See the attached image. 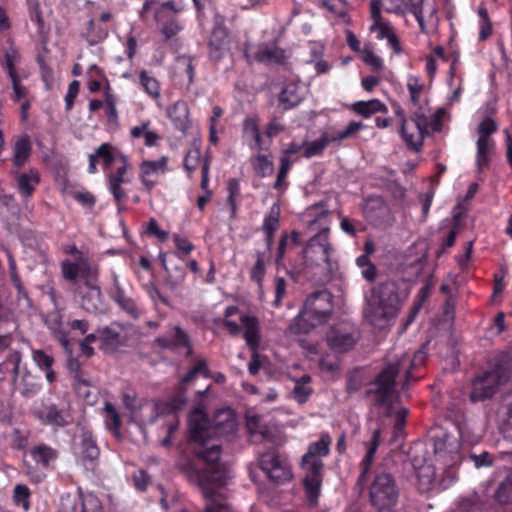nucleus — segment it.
Here are the masks:
<instances>
[{"mask_svg": "<svg viewBox=\"0 0 512 512\" xmlns=\"http://www.w3.org/2000/svg\"><path fill=\"white\" fill-rule=\"evenodd\" d=\"M191 438L199 443L196 455L203 460L205 468L200 476V487L205 500L204 512H235L217 489L227 485L230 471L220 462L221 447L217 440H208L206 435V415L202 408H195L189 416ZM173 512H189L185 507L177 506Z\"/></svg>", "mask_w": 512, "mask_h": 512, "instance_id": "f257e3e1", "label": "nucleus"}, {"mask_svg": "<svg viewBox=\"0 0 512 512\" xmlns=\"http://www.w3.org/2000/svg\"><path fill=\"white\" fill-rule=\"evenodd\" d=\"M405 298L406 296H400L399 286L394 281H386L372 287L366 295L363 307L365 321L379 330L391 327Z\"/></svg>", "mask_w": 512, "mask_h": 512, "instance_id": "f03ea898", "label": "nucleus"}, {"mask_svg": "<svg viewBox=\"0 0 512 512\" xmlns=\"http://www.w3.org/2000/svg\"><path fill=\"white\" fill-rule=\"evenodd\" d=\"M306 225L310 232L319 229L303 250V259L308 266L331 267L330 253L332 246L328 240V212L320 206H313L306 211Z\"/></svg>", "mask_w": 512, "mask_h": 512, "instance_id": "7ed1b4c3", "label": "nucleus"}, {"mask_svg": "<svg viewBox=\"0 0 512 512\" xmlns=\"http://www.w3.org/2000/svg\"><path fill=\"white\" fill-rule=\"evenodd\" d=\"M426 354L418 350L413 354L403 352L390 359L387 366L377 376L371 391L375 394L378 404H385L394 398L395 378L399 373H404L406 381L410 379L411 370L424 363Z\"/></svg>", "mask_w": 512, "mask_h": 512, "instance_id": "20e7f679", "label": "nucleus"}, {"mask_svg": "<svg viewBox=\"0 0 512 512\" xmlns=\"http://www.w3.org/2000/svg\"><path fill=\"white\" fill-rule=\"evenodd\" d=\"M331 437L322 434L318 441L312 442L307 452L302 457V468L305 470L304 487L306 495L311 503H316L320 494L322 482V457L329 454Z\"/></svg>", "mask_w": 512, "mask_h": 512, "instance_id": "39448f33", "label": "nucleus"}, {"mask_svg": "<svg viewBox=\"0 0 512 512\" xmlns=\"http://www.w3.org/2000/svg\"><path fill=\"white\" fill-rule=\"evenodd\" d=\"M510 378L509 362L504 358L495 359L487 370L473 380L470 394L471 401H483L492 397Z\"/></svg>", "mask_w": 512, "mask_h": 512, "instance_id": "423d86ee", "label": "nucleus"}, {"mask_svg": "<svg viewBox=\"0 0 512 512\" xmlns=\"http://www.w3.org/2000/svg\"><path fill=\"white\" fill-rule=\"evenodd\" d=\"M71 252L75 255V260H65L62 262V274L67 280L72 281L76 288L87 287L98 283V266L92 263L87 256L78 251L73 246Z\"/></svg>", "mask_w": 512, "mask_h": 512, "instance_id": "0eeeda50", "label": "nucleus"}, {"mask_svg": "<svg viewBox=\"0 0 512 512\" xmlns=\"http://www.w3.org/2000/svg\"><path fill=\"white\" fill-rule=\"evenodd\" d=\"M369 496L378 509H389L396 505L399 490L394 477L390 473H378L370 485Z\"/></svg>", "mask_w": 512, "mask_h": 512, "instance_id": "6e6552de", "label": "nucleus"}, {"mask_svg": "<svg viewBox=\"0 0 512 512\" xmlns=\"http://www.w3.org/2000/svg\"><path fill=\"white\" fill-rule=\"evenodd\" d=\"M259 466L269 480L276 484H283L292 479L293 474L288 459L276 449L261 453Z\"/></svg>", "mask_w": 512, "mask_h": 512, "instance_id": "1a4fd4ad", "label": "nucleus"}, {"mask_svg": "<svg viewBox=\"0 0 512 512\" xmlns=\"http://www.w3.org/2000/svg\"><path fill=\"white\" fill-rule=\"evenodd\" d=\"M184 10V4H176L173 1L163 2L155 11V20L162 25L161 32L168 40L182 30V25L176 14Z\"/></svg>", "mask_w": 512, "mask_h": 512, "instance_id": "9d476101", "label": "nucleus"}, {"mask_svg": "<svg viewBox=\"0 0 512 512\" xmlns=\"http://www.w3.org/2000/svg\"><path fill=\"white\" fill-rule=\"evenodd\" d=\"M303 309L316 324H324L332 313V296L327 291L313 293L306 299Z\"/></svg>", "mask_w": 512, "mask_h": 512, "instance_id": "9b49d317", "label": "nucleus"}, {"mask_svg": "<svg viewBox=\"0 0 512 512\" xmlns=\"http://www.w3.org/2000/svg\"><path fill=\"white\" fill-rule=\"evenodd\" d=\"M429 123L427 117L422 113H415L413 119L403 120L401 125V135L403 140L415 150H418L428 132Z\"/></svg>", "mask_w": 512, "mask_h": 512, "instance_id": "f8f14e48", "label": "nucleus"}, {"mask_svg": "<svg viewBox=\"0 0 512 512\" xmlns=\"http://www.w3.org/2000/svg\"><path fill=\"white\" fill-rule=\"evenodd\" d=\"M357 341L356 330L348 324H339L329 331L327 334V342L329 346L339 352L350 350Z\"/></svg>", "mask_w": 512, "mask_h": 512, "instance_id": "ddd939ff", "label": "nucleus"}, {"mask_svg": "<svg viewBox=\"0 0 512 512\" xmlns=\"http://www.w3.org/2000/svg\"><path fill=\"white\" fill-rule=\"evenodd\" d=\"M237 428L236 416L230 408L218 410L213 417L212 425L206 419V435L215 434L218 437L234 433Z\"/></svg>", "mask_w": 512, "mask_h": 512, "instance_id": "4468645a", "label": "nucleus"}, {"mask_svg": "<svg viewBox=\"0 0 512 512\" xmlns=\"http://www.w3.org/2000/svg\"><path fill=\"white\" fill-rule=\"evenodd\" d=\"M407 11L411 12L420 27L426 33V22L435 23L437 19V5L435 0H409Z\"/></svg>", "mask_w": 512, "mask_h": 512, "instance_id": "2eb2a0df", "label": "nucleus"}, {"mask_svg": "<svg viewBox=\"0 0 512 512\" xmlns=\"http://www.w3.org/2000/svg\"><path fill=\"white\" fill-rule=\"evenodd\" d=\"M76 292L80 297V305L85 311L94 314L104 311L105 303L98 283L96 285L76 288Z\"/></svg>", "mask_w": 512, "mask_h": 512, "instance_id": "dca6fc26", "label": "nucleus"}, {"mask_svg": "<svg viewBox=\"0 0 512 512\" xmlns=\"http://www.w3.org/2000/svg\"><path fill=\"white\" fill-rule=\"evenodd\" d=\"M124 327L119 323H112L110 326L99 330L101 349L106 352H114L125 343L123 335Z\"/></svg>", "mask_w": 512, "mask_h": 512, "instance_id": "f3484780", "label": "nucleus"}, {"mask_svg": "<svg viewBox=\"0 0 512 512\" xmlns=\"http://www.w3.org/2000/svg\"><path fill=\"white\" fill-rule=\"evenodd\" d=\"M229 50V38L226 29L222 26H216L209 40L210 57L215 61H219L228 54Z\"/></svg>", "mask_w": 512, "mask_h": 512, "instance_id": "a211bd4d", "label": "nucleus"}, {"mask_svg": "<svg viewBox=\"0 0 512 512\" xmlns=\"http://www.w3.org/2000/svg\"><path fill=\"white\" fill-rule=\"evenodd\" d=\"M364 214L369 221L379 225L388 220L390 210L383 198L371 196L366 200Z\"/></svg>", "mask_w": 512, "mask_h": 512, "instance_id": "6ab92c4d", "label": "nucleus"}, {"mask_svg": "<svg viewBox=\"0 0 512 512\" xmlns=\"http://www.w3.org/2000/svg\"><path fill=\"white\" fill-rule=\"evenodd\" d=\"M241 333L246 344L253 350H256L260 344V324L256 317L248 314H239Z\"/></svg>", "mask_w": 512, "mask_h": 512, "instance_id": "aec40b11", "label": "nucleus"}, {"mask_svg": "<svg viewBox=\"0 0 512 512\" xmlns=\"http://www.w3.org/2000/svg\"><path fill=\"white\" fill-rule=\"evenodd\" d=\"M364 128L365 126L362 122L352 121L345 129L338 130L335 127H328L321 133V135L327 146L331 144L340 145L343 140L354 137Z\"/></svg>", "mask_w": 512, "mask_h": 512, "instance_id": "412c9836", "label": "nucleus"}, {"mask_svg": "<svg viewBox=\"0 0 512 512\" xmlns=\"http://www.w3.org/2000/svg\"><path fill=\"white\" fill-rule=\"evenodd\" d=\"M168 157L162 156L158 160L144 161L140 166L141 180L147 190H151L155 182L150 179L151 176H158L167 171Z\"/></svg>", "mask_w": 512, "mask_h": 512, "instance_id": "4be33fe9", "label": "nucleus"}, {"mask_svg": "<svg viewBox=\"0 0 512 512\" xmlns=\"http://www.w3.org/2000/svg\"><path fill=\"white\" fill-rule=\"evenodd\" d=\"M382 3L380 0H371L370 1V13L371 19L373 21L370 26L371 32L377 33L378 39H386L390 33L394 32L393 26L383 20L381 15Z\"/></svg>", "mask_w": 512, "mask_h": 512, "instance_id": "5701e85b", "label": "nucleus"}, {"mask_svg": "<svg viewBox=\"0 0 512 512\" xmlns=\"http://www.w3.org/2000/svg\"><path fill=\"white\" fill-rule=\"evenodd\" d=\"M38 418L43 424L54 427H64L72 421L71 416L67 412L59 410L55 405L43 407L38 412Z\"/></svg>", "mask_w": 512, "mask_h": 512, "instance_id": "b1692460", "label": "nucleus"}, {"mask_svg": "<svg viewBox=\"0 0 512 512\" xmlns=\"http://www.w3.org/2000/svg\"><path fill=\"white\" fill-rule=\"evenodd\" d=\"M100 454L96 440L91 432L83 431L80 436L79 455L84 465L93 464Z\"/></svg>", "mask_w": 512, "mask_h": 512, "instance_id": "393cba45", "label": "nucleus"}, {"mask_svg": "<svg viewBox=\"0 0 512 512\" xmlns=\"http://www.w3.org/2000/svg\"><path fill=\"white\" fill-rule=\"evenodd\" d=\"M319 325L316 324V320L308 317L305 310L302 309L287 328L286 335L294 338L304 337Z\"/></svg>", "mask_w": 512, "mask_h": 512, "instance_id": "a878e982", "label": "nucleus"}, {"mask_svg": "<svg viewBox=\"0 0 512 512\" xmlns=\"http://www.w3.org/2000/svg\"><path fill=\"white\" fill-rule=\"evenodd\" d=\"M62 512H103L101 501L94 494H81L71 506H64Z\"/></svg>", "mask_w": 512, "mask_h": 512, "instance_id": "bb28decb", "label": "nucleus"}, {"mask_svg": "<svg viewBox=\"0 0 512 512\" xmlns=\"http://www.w3.org/2000/svg\"><path fill=\"white\" fill-rule=\"evenodd\" d=\"M167 115L173 122L176 129L186 133L189 128V109L186 102L182 100L176 101L167 110Z\"/></svg>", "mask_w": 512, "mask_h": 512, "instance_id": "cd10ccee", "label": "nucleus"}, {"mask_svg": "<svg viewBox=\"0 0 512 512\" xmlns=\"http://www.w3.org/2000/svg\"><path fill=\"white\" fill-rule=\"evenodd\" d=\"M304 95L305 87L302 84L291 82L282 89L279 101L284 109H291L303 100Z\"/></svg>", "mask_w": 512, "mask_h": 512, "instance_id": "c85d7f7f", "label": "nucleus"}, {"mask_svg": "<svg viewBox=\"0 0 512 512\" xmlns=\"http://www.w3.org/2000/svg\"><path fill=\"white\" fill-rule=\"evenodd\" d=\"M254 58L265 64H281L285 61V51L274 44H261L255 52Z\"/></svg>", "mask_w": 512, "mask_h": 512, "instance_id": "c756f323", "label": "nucleus"}, {"mask_svg": "<svg viewBox=\"0 0 512 512\" xmlns=\"http://www.w3.org/2000/svg\"><path fill=\"white\" fill-rule=\"evenodd\" d=\"M39 174L35 170L20 173L16 176L18 191L25 197H29L39 184Z\"/></svg>", "mask_w": 512, "mask_h": 512, "instance_id": "7c9ffc66", "label": "nucleus"}, {"mask_svg": "<svg viewBox=\"0 0 512 512\" xmlns=\"http://www.w3.org/2000/svg\"><path fill=\"white\" fill-rule=\"evenodd\" d=\"M151 122L149 120L141 122L131 128L130 135L134 139L144 138L146 146H156L160 140V136L153 130L150 129Z\"/></svg>", "mask_w": 512, "mask_h": 512, "instance_id": "2f4dec72", "label": "nucleus"}, {"mask_svg": "<svg viewBox=\"0 0 512 512\" xmlns=\"http://www.w3.org/2000/svg\"><path fill=\"white\" fill-rule=\"evenodd\" d=\"M352 110L365 118H369L377 112H388L386 105L378 99L355 102L352 105Z\"/></svg>", "mask_w": 512, "mask_h": 512, "instance_id": "473e14b6", "label": "nucleus"}, {"mask_svg": "<svg viewBox=\"0 0 512 512\" xmlns=\"http://www.w3.org/2000/svg\"><path fill=\"white\" fill-rule=\"evenodd\" d=\"M139 81L145 93L155 101L161 96V87L159 81L148 71L142 70L139 73Z\"/></svg>", "mask_w": 512, "mask_h": 512, "instance_id": "72a5a7b5", "label": "nucleus"}, {"mask_svg": "<svg viewBox=\"0 0 512 512\" xmlns=\"http://www.w3.org/2000/svg\"><path fill=\"white\" fill-rule=\"evenodd\" d=\"M201 161V141L200 139H194L192 148L189 149L184 157L183 166L189 177L192 176L193 172L197 169Z\"/></svg>", "mask_w": 512, "mask_h": 512, "instance_id": "f704fd0d", "label": "nucleus"}, {"mask_svg": "<svg viewBox=\"0 0 512 512\" xmlns=\"http://www.w3.org/2000/svg\"><path fill=\"white\" fill-rule=\"evenodd\" d=\"M156 342L159 344V346L164 348L189 347V337L179 327H174L170 339L166 337H159L156 339Z\"/></svg>", "mask_w": 512, "mask_h": 512, "instance_id": "c9c22d12", "label": "nucleus"}, {"mask_svg": "<svg viewBox=\"0 0 512 512\" xmlns=\"http://www.w3.org/2000/svg\"><path fill=\"white\" fill-rule=\"evenodd\" d=\"M104 413H105V425L106 427L116 436L120 437L121 432V417L118 413L115 406L110 402H105L104 404Z\"/></svg>", "mask_w": 512, "mask_h": 512, "instance_id": "e433bc0d", "label": "nucleus"}, {"mask_svg": "<svg viewBox=\"0 0 512 512\" xmlns=\"http://www.w3.org/2000/svg\"><path fill=\"white\" fill-rule=\"evenodd\" d=\"M31 153V145L27 136L21 137L14 146V165L20 169L28 161Z\"/></svg>", "mask_w": 512, "mask_h": 512, "instance_id": "4c0bfd02", "label": "nucleus"}, {"mask_svg": "<svg viewBox=\"0 0 512 512\" xmlns=\"http://www.w3.org/2000/svg\"><path fill=\"white\" fill-rule=\"evenodd\" d=\"M380 429L377 428L373 431L372 439L368 447V451L364 457V459L361 462L362 472L359 476V481H363L365 479V476L373 462L374 454L379 446L380 443Z\"/></svg>", "mask_w": 512, "mask_h": 512, "instance_id": "58836bf2", "label": "nucleus"}, {"mask_svg": "<svg viewBox=\"0 0 512 512\" xmlns=\"http://www.w3.org/2000/svg\"><path fill=\"white\" fill-rule=\"evenodd\" d=\"M495 143L493 140L478 139L476 143V166L479 171H482L489 164V153L494 149Z\"/></svg>", "mask_w": 512, "mask_h": 512, "instance_id": "ea45409f", "label": "nucleus"}, {"mask_svg": "<svg viewBox=\"0 0 512 512\" xmlns=\"http://www.w3.org/2000/svg\"><path fill=\"white\" fill-rule=\"evenodd\" d=\"M418 487L421 492L432 490L435 483V470L431 465H423L417 470Z\"/></svg>", "mask_w": 512, "mask_h": 512, "instance_id": "a19ab883", "label": "nucleus"}, {"mask_svg": "<svg viewBox=\"0 0 512 512\" xmlns=\"http://www.w3.org/2000/svg\"><path fill=\"white\" fill-rule=\"evenodd\" d=\"M30 455L36 463L47 467L56 458V452L45 444H40L30 450Z\"/></svg>", "mask_w": 512, "mask_h": 512, "instance_id": "79ce46f5", "label": "nucleus"}, {"mask_svg": "<svg viewBox=\"0 0 512 512\" xmlns=\"http://www.w3.org/2000/svg\"><path fill=\"white\" fill-rule=\"evenodd\" d=\"M435 452H448L455 453L459 449V443L455 438H452L446 433H442L434 437Z\"/></svg>", "mask_w": 512, "mask_h": 512, "instance_id": "37998d69", "label": "nucleus"}, {"mask_svg": "<svg viewBox=\"0 0 512 512\" xmlns=\"http://www.w3.org/2000/svg\"><path fill=\"white\" fill-rule=\"evenodd\" d=\"M74 388L79 397L92 404L96 400V392L91 391L90 385L80 374L74 376Z\"/></svg>", "mask_w": 512, "mask_h": 512, "instance_id": "c03bdc74", "label": "nucleus"}, {"mask_svg": "<svg viewBox=\"0 0 512 512\" xmlns=\"http://www.w3.org/2000/svg\"><path fill=\"white\" fill-rule=\"evenodd\" d=\"M291 166L292 165L289 164V161L286 158L280 159V166H279V169L277 172L276 181L273 185V188L279 194H283L289 186V183L287 181V176L291 169Z\"/></svg>", "mask_w": 512, "mask_h": 512, "instance_id": "a18cd8bd", "label": "nucleus"}, {"mask_svg": "<svg viewBox=\"0 0 512 512\" xmlns=\"http://www.w3.org/2000/svg\"><path fill=\"white\" fill-rule=\"evenodd\" d=\"M252 166L255 173L261 178H265L273 172L272 160L263 154H258L252 159Z\"/></svg>", "mask_w": 512, "mask_h": 512, "instance_id": "49530a36", "label": "nucleus"}, {"mask_svg": "<svg viewBox=\"0 0 512 512\" xmlns=\"http://www.w3.org/2000/svg\"><path fill=\"white\" fill-rule=\"evenodd\" d=\"M18 59V51L13 45H10L4 50V57L1 63L4 69L8 72L9 77H15L17 75L15 64L17 63Z\"/></svg>", "mask_w": 512, "mask_h": 512, "instance_id": "de8ad7c7", "label": "nucleus"}, {"mask_svg": "<svg viewBox=\"0 0 512 512\" xmlns=\"http://www.w3.org/2000/svg\"><path fill=\"white\" fill-rule=\"evenodd\" d=\"M244 134L255 141L258 148H262V139L258 128V118L248 117L243 122Z\"/></svg>", "mask_w": 512, "mask_h": 512, "instance_id": "09e8293b", "label": "nucleus"}, {"mask_svg": "<svg viewBox=\"0 0 512 512\" xmlns=\"http://www.w3.org/2000/svg\"><path fill=\"white\" fill-rule=\"evenodd\" d=\"M237 314H239V309L237 306H228L224 311L223 326L232 336L241 334V327L231 319L232 316Z\"/></svg>", "mask_w": 512, "mask_h": 512, "instance_id": "8fccbe9b", "label": "nucleus"}, {"mask_svg": "<svg viewBox=\"0 0 512 512\" xmlns=\"http://www.w3.org/2000/svg\"><path fill=\"white\" fill-rule=\"evenodd\" d=\"M311 378L307 375H304L301 377L300 380H298L293 388V395L294 398L299 403H304L308 396L312 393V388L308 386V383L310 382Z\"/></svg>", "mask_w": 512, "mask_h": 512, "instance_id": "3c124183", "label": "nucleus"}, {"mask_svg": "<svg viewBox=\"0 0 512 512\" xmlns=\"http://www.w3.org/2000/svg\"><path fill=\"white\" fill-rule=\"evenodd\" d=\"M30 490L24 484H18L14 487L13 500L17 506L23 508L24 511H28L30 508Z\"/></svg>", "mask_w": 512, "mask_h": 512, "instance_id": "603ef678", "label": "nucleus"}, {"mask_svg": "<svg viewBox=\"0 0 512 512\" xmlns=\"http://www.w3.org/2000/svg\"><path fill=\"white\" fill-rule=\"evenodd\" d=\"M498 502H508L512 498V470L507 477L499 484L494 493Z\"/></svg>", "mask_w": 512, "mask_h": 512, "instance_id": "864d4df0", "label": "nucleus"}, {"mask_svg": "<svg viewBox=\"0 0 512 512\" xmlns=\"http://www.w3.org/2000/svg\"><path fill=\"white\" fill-rule=\"evenodd\" d=\"M279 216H280V208L277 205H273L270 208L269 214L265 217L262 225L263 232H268L269 234H274L275 231L279 228Z\"/></svg>", "mask_w": 512, "mask_h": 512, "instance_id": "5fc2aeb1", "label": "nucleus"}, {"mask_svg": "<svg viewBox=\"0 0 512 512\" xmlns=\"http://www.w3.org/2000/svg\"><path fill=\"white\" fill-rule=\"evenodd\" d=\"M321 4L328 11L342 18L344 22H348L346 2L344 0H321Z\"/></svg>", "mask_w": 512, "mask_h": 512, "instance_id": "6e6d98bb", "label": "nucleus"}, {"mask_svg": "<svg viewBox=\"0 0 512 512\" xmlns=\"http://www.w3.org/2000/svg\"><path fill=\"white\" fill-rule=\"evenodd\" d=\"M202 374L204 377H210V371L207 368L206 361L199 359L196 361L194 367L188 371V373L182 379V385H186L193 381L195 377Z\"/></svg>", "mask_w": 512, "mask_h": 512, "instance_id": "4d7b16f0", "label": "nucleus"}, {"mask_svg": "<svg viewBox=\"0 0 512 512\" xmlns=\"http://www.w3.org/2000/svg\"><path fill=\"white\" fill-rule=\"evenodd\" d=\"M326 147L327 144L324 141L322 135H320V137L314 141H304V157L312 158L314 156L321 155Z\"/></svg>", "mask_w": 512, "mask_h": 512, "instance_id": "13d9d810", "label": "nucleus"}, {"mask_svg": "<svg viewBox=\"0 0 512 512\" xmlns=\"http://www.w3.org/2000/svg\"><path fill=\"white\" fill-rule=\"evenodd\" d=\"M497 130V123L492 118H485L478 126V139L493 140L491 135Z\"/></svg>", "mask_w": 512, "mask_h": 512, "instance_id": "bf43d9fd", "label": "nucleus"}, {"mask_svg": "<svg viewBox=\"0 0 512 512\" xmlns=\"http://www.w3.org/2000/svg\"><path fill=\"white\" fill-rule=\"evenodd\" d=\"M407 88L413 104H418L421 92L423 90V84L421 83L419 77L410 75L407 79Z\"/></svg>", "mask_w": 512, "mask_h": 512, "instance_id": "052dcab7", "label": "nucleus"}, {"mask_svg": "<svg viewBox=\"0 0 512 512\" xmlns=\"http://www.w3.org/2000/svg\"><path fill=\"white\" fill-rule=\"evenodd\" d=\"M264 275H265L264 255L260 251H257L256 252V262L251 270V278L254 281H256L260 286Z\"/></svg>", "mask_w": 512, "mask_h": 512, "instance_id": "680f3d73", "label": "nucleus"}, {"mask_svg": "<svg viewBox=\"0 0 512 512\" xmlns=\"http://www.w3.org/2000/svg\"><path fill=\"white\" fill-rule=\"evenodd\" d=\"M123 310L132 315L138 316V307L128 293L113 299Z\"/></svg>", "mask_w": 512, "mask_h": 512, "instance_id": "e2e57ef3", "label": "nucleus"}, {"mask_svg": "<svg viewBox=\"0 0 512 512\" xmlns=\"http://www.w3.org/2000/svg\"><path fill=\"white\" fill-rule=\"evenodd\" d=\"M123 310L132 315L138 316V307L128 293L113 299Z\"/></svg>", "mask_w": 512, "mask_h": 512, "instance_id": "0e129e2a", "label": "nucleus"}, {"mask_svg": "<svg viewBox=\"0 0 512 512\" xmlns=\"http://www.w3.org/2000/svg\"><path fill=\"white\" fill-rule=\"evenodd\" d=\"M112 280H113V284H112V287L110 289V297L112 299H115L119 296H122L126 293H128L127 291V288L129 287V284L128 283H123L119 276L116 274V273H112Z\"/></svg>", "mask_w": 512, "mask_h": 512, "instance_id": "69168bd1", "label": "nucleus"}, {"mask_svg": "<svg viewBox=\"0 0 512 512\" xmlns=\"http://www.w3.org/2000/svg\"><path fill=\"white\" fill-rule=\"evenodd\" d=\"M32 357L36 365L41 369L52 367L54 359L42 350H33Z\"/></svg>", "mask_w": 512, "mask_h": 512, "instance_id": "338daca9", "label": "nucleus"}, {"mask_svg": "<svg viewBox=\"0 0 512 512\" xmlns=\"http://www.w3.org/2000/svg\"><path fill=\"white\" fill-rule=\"evenodd\" d=\"M173 238L175 246L183 256L190 254V252L194 249V245L189 241L187 237L175 234Z\"/></svg>", "mask_w": 512, "mask_h": 512, "instance_id": "774afa93", "label": "nucleus"}]
</instances>
